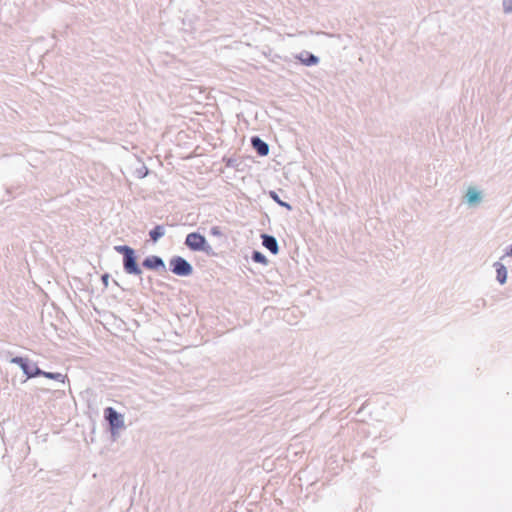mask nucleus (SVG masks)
I'll return each instance as SVG.
<instances>
[{"mask_svg": "<svg viewBox=\"0 0 512 512\" xmlns=\"http://www.w3.org/2000/svg\"><path fill=\"white\" fill-rule=\"evenodd\" d=\"M114 250L123 256V270L128 275L141 276L142 269L137 262L136 251L128 245H117Z\"/></svg>", "mask_w": 512, "mask_h": 512, "instance_id": "nucleus-1", "label": "nucleus"}, {"mask_svg": "<svg viewBox=\"0 0 512 512\" xmlns=\"http://www.w3.org/2000/svg\"><path fill=\"white\" fill-rule=\"evenodd\" d=\"M170 271L180 277L192 275L193 266L185 258L181 256H173L169 261Z\"/></svg>", "mask_w": 512, "mask_h": 512, "instance_id": "nucleus-2", "label": "nucleus"}, {"mask_svg": "<svg viewBox=\"0 0 512 512\" xmlns=\"http://www.w3.org/2000/svg\"><path fill=\"white\" fill-rule=\"evenodd\" d=\"M185 245L192 251H203L209 253L211 246L207 243L206 238L198 233L191 232L185 238Z\"/></svg>", "mask_w": 512, "mask_h": 512, "instance_id": "nucleus-3", "label": "nucleus"}, {"mask_svg": "<svg viewBox=\"0 0 512 512\" xmlns=\"http://www.w3.org/2000/svg\"><path fill=\"white\" fill-rule=\"evenodd\" d=\"M104 418L108 422L113 436L118 430L125 427L124 416L117 412L113 407H107L104 409Z\"/></svg>", "mask_w": 512, "mask_h": 512, "instance_id": "nucleus-4", "label": "nucleus"}, {"mask_svg": "<svg viewBox=\"0 0 512 512\" xmlns=\"http://www.w3.org/2000/svg\"><path fill=\"white\" fill-rule=\"evenodd\" d=\"M10 362L18 365L27 378L37 377L41 373V369L36 365V363L31 362L26 357L16 356L13 357Z\"/></svg>", "mask_w": 512, "mask_h": 512, "instance_id": "nucleus-5", "label": "nucleus"}, {"mask_svg": "<svg viewBox=\"0 0 512 512\" xmlns=\"http://www.w3.org/2000/svg\"><path fill=\"white\" fill-rule=\"evenodd\" d=\"M142 266L145 269L153 270V271H166V265L164 260L158 255H150L147 256L143 262Z\"/></svg>", "mask_w": 512, "mask_h": 512, "instance_id": "nucleus-6", "label": "nucleus"}, {"mask_svg": "<svg viewBox=\"0 0 512 512\" xmlns=\"http://www.w3.org/2000/svg\"><path fill=\"white\" fill-rule=\"evenodd\" d=\"M251 145L259 156H266L269 153V145L259 136L251 137Z\"/></svg>", "mask_w": 512, "mask_h": 512, "instance_id": "nucleus-7", "label": "nucleus"}, {"mask_svg": "<svg viewBox=\"0 0 512 512\" xmlns=\"http://www.w3.org/2000/svg\"><path fill=\"white\" fill-rule=\"evenodd\" d=\"M262 245L269 250L272 254H277L279 251V245L277 239L269 234H262Z\"/></svg>", "mask_w": 512, "mask_h": 512, "instance_id": "nucleus-8", "label": "nucleus"}, {"mask_svg": "<svg viewBox=\"0 0 512 512\" xmlns=\"http://www.w3.org/2000/svg\"><path fill=\"white\" fill-rule=\"evenodd\" d=\"M165 233L166 231L163 225H156L152 230H150L149 236L153 242H157L165 235Z\"/></svg>", "mask_w": 512, "mask_h": 512, "instance_id": "nucleus-9", "label": "nucleus"}, {"mask_svg": "<svg viewBox=\"0 0 512 512\" xmlns=\"http://www.w3.org/2000/svg\"><path fill=\"white\" fill-rule=\"evenodd\" d=\"M39 376H43L45 378L56 380V381H59L62 383H65V379L67 378V376L62 373L46 372V371H43L42 369H41V373L39 374Z\"/></svg>", "mask_w": 512, "mask_h": 512, "instance_id": "nucleus-10", "label": "nucleus"}, {"mask_svg": "<svg viewBox=\"0 0 512 512\" xmlns=\"http://www.w3.org/2000/svg\"><path fill=\"white\" fill-rule=\"evenodd\" d=\"M497 279L501 284L505 283L507 278V270L504 265L496 263Z\"/></svg>", "mask_w": 512, "mask_h": 512, "instance_id": "nucleus-11", "label": "nucleus"}, {"mask_svg": "<svg viewBox=\"0 0 512 512\" xmlns=\"http://www.w3.org/2000/svg\"><path fill=\"white\" fill-rule=\"evenodd\" d=\"M251 259L255 263H260V264H263V265H267V263H268V260H267L266 256L263 253H261L260 251H257V250H254L252 252Z\"/></svg>", "mask_w": 512, "mask_h": 512, "instance_id": "nucleus-12", "label": "nucleus"}, {"mask_svg": "<svg viewBox=\"0 0 512 512\" xmlns=\"http://www.w3.org/2000/svg\"><path fill=\"white\" fill-rule=\"evenodd\" d=\"M269 196L276 202L278 203L280 206L282 207H285V208H288V202L287 201H283L281 200V198L279 197V194L276 192V191H269Z\"/></svg>", "mask_w": 512, "mask_h": 512, "instance_id": "nucleus-13", "label": "nucleus"}, {"mask_svg": "<svg viewBox=\"0 0 512 512\" xmlns=\"http://www.w3.org/2000/svg\"><path fill=\"white\" fill-rule=\"evenodd\" d=\"M467 200L469 203H475L479 200V193L475 189L471 188L467 192Z\"/></svg>", "mask_w": 512, "mask_h": 512, "instance_id": "nucleus-14", "label": "nucleus"}, {"mask_svg": "<svg viewBox=\"0 0 512 512\" xmlns=\"http://www.w3.org/2000/svg\"><path fill=\"white\" fill-rule=\"evenodd\" d=\"M306 65H312L317 63V58L314 55H309L307 59H301Z\"/></svg>", "mask_w": 512, "mask_h": 512, "instance_id": "nucleus-15", "label": "nucleus"}, {"mask_svg": "<svg viewBox=\"0 0 512 512\" xmlns=\"http://www.w3.org/2000/svg\"><path fill=\"white\" fill-rule=\"evenodd\" d=\"M109 278H110V275L108 273H104L102 276H101V280H102V283L105 287H108L109 285Z\"/></svg>", "mask_w": 512, "mask_h": 512, "instance_id": "nucleus-16", "label": "nucleus"}, {"mask_svg": "<svg viewBox=\"0 0 512 512\" xmlns=\"http://www.w3.org/2000/svg\"><path fill=\"white\" fill-rule=\"evenodd\" d=\"M504 7L506 11H512V0H504Z\"/></svg>", "mask_w": 512, "mask_h": 512, "instance_id": "nucleus-17", "label": "nucleus"}, {"mask_svg": "<svg viewBox=\"0 0 512 512\" xmlns=\"http://www.w3.org/2000/svg\"><path fill=\"white\" fill-rule=\"evenodd\" d=\"M148 170L146 167H142L140 170H138V175L140 178H143L147 175Z\"/></svg>", "mask_w": 512, "mask_h": 512, "instance_id": "nucleus-18", "label": "nucleus"}, {"mask_svg": "<svg viewBox=\"0 0 512 512\" xmlns=\"http://www.w3.org/2000/svg\"><path fill=\"white\" fill-rule=\"evenodd\" d=\"M211 234L212 235H215V236H219L221 235V231H220V228L215 226V227H212L211 228Z\"/></svg>", "mask_w": 512, "mask_h": 512, "instance_id": "nucleus-19", "label": "nucleus"}, {"mask_svg": "<svg viewBox=\"0 0 512 512\" xmlns=\"http://www.w3.org/2000/svg\"><path fill=\"white\" fill-rule=\"evenodd\" d=\"M235 165H236V160L231 159V158H230V159H228V161H227V166H229V167H234Z\"/></svg>", "mask_w": 512, "mask_h": 512, "instance_id": "nucleus-20", "label": "nucleus"}, {"mask_svg": "<svg viewBox=\"0 0 512 512\" xmlns=\"http://www.w3.org/2000/svg\"><path fill=\"white\" fill-rule=\"evenodd\" d=\"M507 256H512V245H511V248L510 250L506 253Z\"/></svg>", "mask_w": 512, "mask_h": 512, "instance_id": "nucleus-21", "label": "nucleus"}]
</instances>
